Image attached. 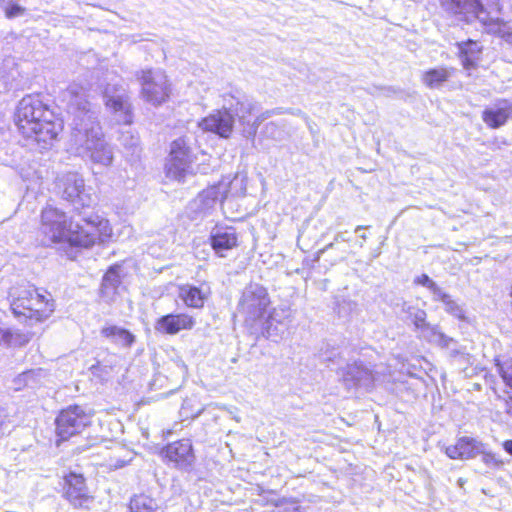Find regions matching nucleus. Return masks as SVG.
I'll return each mask as SVG.
<instances>
[{
	"label": "nucleus",
	"mask_w": 512,
	"mask_h": 512,
	"mask_svg": "<svg viewBox=\"0 0 512 512\" xmlns=\"http://www.w3.org/2000/svg\"><path fill=\"white\" fill-rule=\"evenodd\" d=\"M63 101L70 117V144L74 152L94 164L110 166L113 162L112 147L106 142L98 120V112L87 99L86 89L71 84L63 92Z\"/></svg>",
	"instance_id": "1"
},
{
	"label": "nucleus",
	"mask_w": 512,
	"mask_h": 512,
	"mask_svg": "<svg viewBox=\"0 0 512 512\" xmlns=\"http://www.w3.org/2000/svg\"><path fill=\"white\" fill-rule=\"evenodd\" d=\"M258 104L246 93L239 89H233L223 94V108L215 113L205 117L199 123L204 131L218 134L220 137L228 138L233 130L234 119L244 126V131L249 136H254L258 126L272 115L279 114L280 111L270 110L260 115Z\"/></svg>",
	"instance_id": "2"
},
{
	"label": "nucleus",
	"mask_w": 512,
	"mask_h": 512,
	"mask_svg": "<svg viewBox=\"0 0 512 512\" xmlns=\"http://www.w3.org/2000/svg\"><path fill=\"white\" fill-rule=\"evenodd\" d=\"M85 225L68 222L66 214L46 206L41 213V233L44 243H67L70 246L88 248L99 239L100 226L104 223L97 215L83 218Z\"/></svg>",
	"instance_id": "3"
},
{
	"label": "nucleus",
	"mask_w": 512,
	"mask_h": 512,
	"mask_svg": "<svg viewBox=\"0 0 512 512\" xmlns=\"http://www.w3.org/2000/svg\"><path fill=\"white\" fill-rule=\"evenodd\" d=\"M444 5L458 20L466 23L478 20L488 33L512 45V22L499 18V0H446Z\"/></svg>",
	"instance_id": "4"
},
{
	"label": "nucleus",
	"mask_w": 512,
	"mask_h": 512,
	"mask_svg": "<svg viewBox=\"0 0 512 512\" xmlns=\"http://www.w3.org/2000/svg\"><path fill=\"white\" fill-rule=\"evenodd\" d=\"M10 308L19 322L29 326L48 319L55 304L50 293L34 286L14 287L9 292Z\"/></svg>",
	"instance_id": "5"
},
{
	"label": "nucleus",
	"mask_w": 512,
	"mask_h": 512,
	"mask_svg": "<svg viewBox=\"0 0 512 512\" xmlns=\"http://www.w3.org/2000/svg\"><path fill=\"white\" fill-rule=\"evenodd\" d=\"M269 305L270 297L266 288L258 283H250L242 291L237 310L247 323L253 325L263 319Z\"/></svg>",
	"instance_id": "6"
},
{
	"label": "nucleus",
	"mask_w": 512,
	"mask_h": 512,
	"mask_svg": "<svg viewBox=\"0 0 512 512\" xmlns=\"http://www.w3.org/2000/svg\"><path fill=\"white\" fill-rule=\"evenodd\" d=\"M102 97L106 110L116 124H132L133 107L130 95L123 86L108 84L103 90Z\"/></svg>",
	"instance_id": "7"
},
{
	"label": "nucleus",
	"mask_w": 512,
	"mask_h": 512,
	"mask_svg": "<svg viewBox=\"0 0 512 512\" xmlns=\"http://www.w3.org/2000/svg\"><path fill=\"white\" fill-rule=\"evenodd\" d=\"M35 109L34 126L37 127L32 139L39 149H48L62 130V122L41 99L40 106H35Z\"/></svg>",
	"instance_id": "8"
},
{
	"label": "nucleus",
	"mask_w": 512,
	"mask_h": 512,
	"mask_svg": "<svg viewBox=\"0 0 512 512\" xmlns=\"http://www.w3.org/2000/svg\"><path fill=\"white\" fill-rule=\"evenodd\" d=\"M190 138L183 136L171 143L169 158L166 163L168 178L182 181L191 171L193 153Z\"/></svg>",
	"instance_id": "9"
},
{
	"label": "nucleus",
	"mask_w": 512,
	"mask_h": 512,
	"mask_svg": "<svg viewBox=\"0 0 512 512\" xmlns=\"http://www.w3.org/2000/svg\"><path fill=\"white\" fill-rule=\"evenodd\" d=\"M137 78L141 84V96L146 102L159 106L168 100L170 84L163 71L142 70Z\"/></svg>",
	"instance_id": "10"
},
{
	"label": "nucleus",
	"mask_w": 512,
	"mask_h": 512,
	"mask_svg": "<svg viewBox=\"0 0 512 512\" xmlns=\"http://www.w3.org/2000/svg\"><path fill=\"white\" fill-rule=\"evenodd\" d=\"M91 422V417L79 405H71L62 410L56 418V433L61 440L79 434Z\"/></svg>",
	"instance_id": "11"
},
{
	"label": "nucleus",
	"mask_w": 512,
	"mask_h": 512,
	"mask_svg": "<svg viewBox=\"0 0 512 512\" xmlns=\"http://www.w3.org/2000/svg\"><path fill=\"white\" fill-rule=\"evenodd\" d=\"M396 307H399V313L405 315V319L410 320L414 324L415 328L420 330L424 337H426L430 342L443 346L449 345L451 338L439 331L437 326H432L426 322L427 314L425 310L406 301H403L401 304H396Z\"/></svg>",
	"instance_id": "12"
},
{
	"label": "nucleus",
	"mask_w": 512,
	"mask_h": 512,
	"mask_svg": "<svg viewBox=\"0 0 512 512\" xmlns=\"http://www.w3.org/2000/svg\"><path fill=\"white\" fill-rule=\"evenodd\" d=\"M62 198L71 202L75 209L89 207L93 198L86 191L84 179L77 173H68L60 180Z\"/></svg>",
	"instance_id": "13"
},
{
	"label": "nucleus",
	"mask_w": 512,
	"mask_h": 512,
	"mask_svg": "<svg viewBox=\"0 0 512 512\" xmlns=\"http://www.w3.org/2000/svg\"><path fill=\"white\" fill-rule=\"evenodd\" d=\"M291 311L287 306L273 308L261 322L262 335L267 339L278 342L288 330Z\"/></svg>",
	"instance_id": "14"
},
{
	"label": "nucleus",
	"mask_w": 512,
	"mask_h": 512,
	"mask_svg": "<svg viewBox=\"0 0 512 512\" xmlns=\"http://www.w3.org/2000/svg\"><path fill=\"white\" fill-rule=\"evenodd\" d=\"M63 497L74 508H88L93 502L82 474L70 472L64 477Z\"/></svg>",
	"instance_id": "15"
},
{
	"label": "nucleus",
	"mask_w": 512,
	"mask_h": 512,
	"mask_svg": "<svg viewBox=\"0 0 512 512\" xmlns=\"http://www.w3.org/2000/svg\"><path fill=\"white\" fill-rule=\"evenodd\" d=\"M35 106H40V97L27 95L20 100L16 109L15 124L26 138H32L36 131L37 126H34Z\"/></svg>",
	"instance_id": "16"
},
{
	"label": "nucleus",
	"mask_w": 512,
	"mask_h": 512,
	"mask_svg": "<svg viewBox=\"0 0 512 512\" xmlns=\"http://www.w3.org/2000/svg\"><path fill=\"white\" fill-rule=\"evenodd\" d=\"M165 458L174 464V467L188 471L195 462L192 443L189 439H182L168 444L162 451Z\"/></svg>",
	"instance_id": "17"
},
{
	"label": "nucleus",
	"mask_w": 512,
	"mask_h": 512,
	"mask_svg": "<svg viewBox=\"0 0 512 512\" xmlns=\"http://www.w3.org/2000/svg\"><path fill=\"white\" fill-rule=\"evenodd\" d=\"M340 374L348 389L357 387L370 388L375 381L373 371L362 362L347 364L345 368L340 370Z\"/></svg>",
	"instance_id": "18"
},
{
	"label": "nucleus",
	"mask_w": 512,
	"mask_h": 512,
	"mask_svg": "<svg viewBox=\"0 0 512 512\" xmlns=\"http://www.w3.org/2000/svg\"><path fill=\"white\" fill-rule=\"evenodd\" d=\"M512 119V99H498L482 112L483 122L491 129H498Z\"/></svg>",
	"instance_id": "19"
},
{
	"label": "nucleus",
	"mask_w": 512,
	"mask_h": 512,
	"mask_svg": "<svg viewBox=\"0 0 512 512\" xmlns=\"http://www.w3.org/2000/svg\"><path fill=\"white\" fill-rule=\"evenodd\" d=\"M211 247L215 253L224 257V252L238 246V236L232 227H215L210 234Z\"/></svg>",
	"instance_id": "20"
},
{
	"label": "nucleus",
	"mask_w": 512,
	"mask_h": 512,
	"mask_svg": "<svg viewBox=\"0 0 512 512\" xmlns=\"http://www.w3.org/2000/svg\"><path fill=\"white\" fill-rule=\"evenodd\" d=\"M193 325L192 317L187 314H167L157 320L155 329L166 334H176L182 329H191Z\"/></svg>",
	"instance_id": "21"
},
{
	"label": "nucleus",
	"mask_w": 512,
	"mask_h": 512,
	"mask_svg": "<svg viewBox=\"0 0 512 512\" xmlns=\"http://www.w3.org/2000/svg\"><path fill=\"white\" fill-rule=\"evenodd\" d=\"M461 63L466 70H471L478 65L482 52L481 45L473 40L460 42L457 44Z\"/></svg>",
	"instance_id": "22"
},
{
	"label": "nucleus",
	"mask_w": 512,
	"mask_h": 512,
	"mask_svg": "<svg viewBox=\"0 0 512 512\" xmlns=\"http://www.w3.org/2000/svg\"><path fill=\"white\" fill-rule=\"evenodd\" d=\"M45 377L46 372L43 369H31L17 375L13 380V387L17 391L26 387L36 388L42 384Z\"/></svg>",
	"instance_id": "23"
},
{
	"label": "nucleus",
	"mask_w": 512,
	"mask_h": 512,
	"mask_svg": "<svg viewBox=\"0 0 512 512\" xmlns=\"http://www.w3.org/2000/svg\"><path fill=\"white\" fill-rule=\"evenodd\" d=\"M101 334L123 348H130L135 342V336L129 330L116 325L102 328Z\"/></svg>",
	"instance_id": "24"
},
{
	"label": "nucleus",
	"mask_w": 512,
	"mask_h": 512,
	"mask_svg": "<svg viewBox=\"0 0 512 512\" xmlns=\"http://www.w3.org/2000/svg\"><path fill=\"white\" fill-rule=\"evenodd\" d=\"M210 294L209 288L202 289L196 286L186 285L180 288V297L185 304L193 308H201Z\"/></svg>",
	"instance_id": "25"
},
{
	"label": "nucleus",
	"mask_w": 512,
	"mask_h": 512,
	"mask_svg": "<svg viewBox=\"0 0 512 512\" xmlns=\"http://www.w3.org/2000/svg\"><path fill=\"white\" fill-rule=\"evenodd\" d=\"M120 130L118 141L121 146L131 155H136L140 151V138L138 134L131 129L130 125Z\"/></svg>",
	"instance_id": "26"
},
{
	"label": "nucleus",
	"mask_w": 512,
	"mask_h": 512,
	"mask_svg": "<svg viewBox=\"0 0 512 512\" xmlns=\"http://www.w3.org/2000/svg\"><path fill=\"white\" fill-rule=\"evenodd\" d=\"M462 450V459H473L484 452V444L482 441L463 436L459 438Z\"/></svg>",
	"instance_id": "27"
},
{
	"label": "nucleus",
	"mask_w": 512,
	"mask_h": 512,
	"mask_svg": "<svg viewBox=\"0 0 512 512\" xmlns=\"http://www.w3.org/2000/svg\"><path fill=\"white\" fill-rule=\"evenodd\" d=\"M129 509L130 512H155L158 509V504L152 497L139 494L130 499Z\"/></svg>",
	"instance_id": "28"
},
{
	"label": "nucleus",
	"mask_w": 512,
	"mask_h": 512,
	"mask_svg": "<svg viewBox=\"0 0 512 512\" xmlns=\"http://www.w3.org/2000/svg\"><path fill=\"white\" fill-rule=\"evenodd\" d=\"M452 75V70L447 68H436L427 71L423 76L424 83L430 88L439 87Z\"/></svg>",
	"instance_id": "29"
},
{
	"label": "nucleus",
	"mask_w": 512,
	"mask_h": 512,
	"mask_svg": "<svg viewBox=\"0 0 512 512\" xmlns=\"http://www.w3.org/2000/svg\"><path fill=\"white\" fill-rule=\"evenodd\" d=\"M0 9L7 19L22 17L26 13V8L15 0H0Z\"/></svg>",
	"instance_id": "30"
},
{
	"label": "nucleus",
	"mask_w": 512,
	"mask_h": 512,
	"mask_svg": "<svg viewBox=\"0 0 512 512\" xmlns=\"http://www.w3.org/2000/svg\"><path fill=\"white\" fill-rule=\"evenodd\" d=\"M220 197V191L219 187L213 186L210 187L204 191H202L198 197L197 202H199L202 205V209H209L213 207V205L216 203V201Z\"/></svg>",
	"instance_id": "31"
},
{
	"label": "nucleus",
	"mask_w": 512,
	"mask_h": 512,
	"mask_svg": "<svg viewBox=\"0 0 512 512\" xmlns=\"http://www.w3.org/2000/svg\"><path fill=\"white\" fill-rule=\"evenodd\" d=\"M1 75L7 85L13 86V82L17 80L19 71L14 59H6L1 67Z\"/></svg>",
	"instance_id": "32"
},
{
	"label": "nucleus",
	"mask_w": 512,
	"mask_h": 512,
	"mask_svg": "<svg viewBox=\"0 0 512 512\" xmlns=\"http://www.w3.org/2000/svg\"><path fill=\"white\" fill-rule=\"evenodd\" d=\"M120 269L121 267L119 265H114L108 269L102 280L103 289L115 290L119 286L121 283Z\"/></svg>",
	"instance_id": "33"
},
{
	"label": "nucleus",
	"mask_w": 512,
	"mask_h": 512,
	"mask_svg": "<svg viewBox=\"0 0 512 512\" xmlns=\"http://www.w3.org/2000/svg\"><path fill=\"white\" fill-rule=\"evenodd\" d=\"M445 311L458 319H464V310L451 296L443 302Z\"/></svg>",
	"instance_id": "34"
},
{
	"label": "nucleus",
	"mask_w": 512,
	"mask_h": 512,
	"mask_svg": "<svg viewBox=\"0 0 512 512\" xmlns=\"http://www.w3.org/2000/svg\"><path fill=\"white\" fill-rule=\"evenodd\" d=\"M497 368L504 383L512 388V358L504 364L498 363Z\"/></svg>",
	"instance_id": "35"
},
{
	"label": "nucleus",
	"mask_w": 512,
	"mask_h": 512,
	"mask_svg": "<svg viewBox=\"0 0 512 512\" xmlns=\"http://www.w3.org/2000/svg\"><path fill=\"white\" fill-rule=\"evenodd\" d=\"M480 455L482 456L483 463L489 467L496 468V467H500L501 465H503V461L500 460L496 454L487 450L486 444H484V452L480 453Z\"/></svg>",
	"instance_id": "36"
},
{
	"label": "nucleus",
	"mask_w": 512,
	"mask_h": 512,
	"mask_svg": "<svg viewBox=\"0 0 512 512\" xmlns=\"http://www.w3.org/2000/svg\"><path fill=\"white\" fill-rule=\"evenodd\" d=\"M278 512H300L301 507L295 500L281 499L276 503Z\"/></svg>",
	"instance_id": "37"
},
{
	"label": "nucleus",
	"mask_w": 512,
	"mask_h": 512,
	"mask_svg": "<svg viewBox=\"0 0 512 512\" xmlns=\"http://www.w3.org/2000/svg\"><path fill=\"white\" fill-rule=\"evenodd\" d=\"M338 313L341 316H346L356 309L357 303L352 300L343 299L341 302H338Z\"/></svg>",
	"instance_id": "38"
},
{
	"label": "nucleus",
	"mask_w": 512,
	"mask_h": 512,
	"mask_svg": "<svg viewBox=\"0 0 512 512\" xmlns=\"http://www.w3.org/2000/svg\"><path fill=\"white\" fill-rule=\"evenodd\" d=\"M445 453L450 459H462L460 440L458 439L455 445L448 446Z\"/></svg>",
	"instance_id": "39"
},
{
	"label": "nucleus",
	"mask_w": 512,
	"mask_h": 512,
	"mask_svg": "<svg viewBox=\"0 0 512 512\" xmlns=\"http://www.w3.org/2000/svg\"><path fill=\"white\" fill-rule=\"evenodd\" d=\"M429 290L433 294V299L435 301H441L443 303L450 296L449 294L445 293L436 283Z\"/></svg>",
	"instance_id": "40"
},
{
	"label": "nucleus",
	"mask_w": 512,
	"mask_h": 512,
	"mask_svg": "<svg viewBox=\"0 0 512 512\" xmlns=\"http://www.w3.org/2000/svg\"><path fill=\"white\" fill-rule=\"evenodd\" d=\"M12 340V333L0 322V345H9Z\"/></svg>",
	"instance_id": "41"
},
{
	"label": "nucleus",
	"mask_w": 512,
	"mask_h": 512,
	"mask_svg": "<svg viewBox=\"0 0 512 512\" xmlns=\"http://www.w3.org/2000/svg\"><path fill=\"white\" fill-rule=\"evenodd\" d=\"M414 282L419 285H422L428 289H430L435 284V282L427 274H422V275L418 276L414 280Z\"/></svg>",
	"instance_id": "42"
},
{
	"label": "nucleus",
	"mask_w": 512,
	"mask_h": 512,
	"mask_svg": "<svg viewBox=\"0 0 512 512\" xmlns=\"http://www.w3.org/2000/svg\"><path fill=\"white\" fill-rule=\"evenodd\" d=\"M334 241L335 242H348L349 241L348 232L347 231L338 232L334 237Z\"/></svg>",
	"instance_id": "43"
},
{
	"label": "nucleus",
	"mask_w": 512,
	"mask_h": 512,
	"mask_svg": "<svg viewBox=\"0 0 512 512\" xmlns=\"http://www.w3.org/2000/svg\"><path fill=\"white\" fill-rule=\"evenodd\" d=\"M304 118L310 133L312 134V136H314L318 132V130L316 129V125L313 122H311L307 116H304Z\"/></svg>",
	"instance_id": "44"
},
{
	"label": "nucleus",
	"mask_w": 512,
	"mask_h": 512,
	"mask_svg": "<svg viewBox=\"0 0 512 512\" xmlns=\"http://www.w3.org/2000/svg\"><path fill=\"white\" fill-rule=\"evenodd\" d=\"M504 450L512 456V440H506L503 443Z\"/></svg>",
	"instance_id": "45"
},
{
	"label": "nucleus",
	"mask_w": 512,
	"mask_h": 512,
	"mask_svg": "<svg viewBox=\"0 0 512 512\" xmlns=\"http://www.w3.org/2000/svg\"><path fill=\"white\" fill-rule=\"evenodd\" d=\"M506 411L510 416H512V396H510L506 401Z\"/></svg>",
	"instance_id": "46"
},
{
	"label": "nucleus",
	"mask_w": 512,
	"mask_h": 512,
	"mask_svg": "<svg viewBox=\"0 0 512 512\" xmlns=\"http://www.w3.org/2000/svg\"><path fill=\"white\" fill-rule=\"evenodd\" d=\"M333 247H334V242L327 244L323 249H320L318 251V257H320V255H322L325 251L332 249Z\"/></svg>",
	"instance_id": "47"
},
{
	"label": "nucleus",
	"mask_w": 512,
	"mask_h": 512,
	"mask_svg": "<svg viewBox=\"0 0 512 512\" xmlns=\"http://www.w3.org/2000/svg\"><path fill=\"white\" fill-rule=\"evenodd\" d=\"M465 483H466V480L464 478H459L457 481V484L459 487H463Z\"/></svg>",
	"instance_id": "48"
},
{
	"label": "nucleus",
	"mask_w": 512,
	"mask_h": 512,
	"mask_svg": "<svg viewBox=\"0 0 512 512\" xmlns=\"http://www.w3.org/2000/svg\"><path fill=\"white\" fill-rule=\"evenodd\" d=\"M368 228V226H362V225H359L355 228V232L358 233L360 230H363V229H366Z\"/></svg>",
	"instance_id": "49"
},
{
	"label": "nucleus",
	"mask_w": 512,
	"mask_h": 512,
	"mask_svg": "<svg viewBox=\"0 0 512 512\" xmlns=\"http://www.w3.org/2000/svg\"><path fill=\"white\" fill-rule=\"evenodd\" d=\"M360 238H361V240L365 241L367 239V235L366 234H361Z\"/></svg>",
	"instance_id": "50"
}]
</instances>
